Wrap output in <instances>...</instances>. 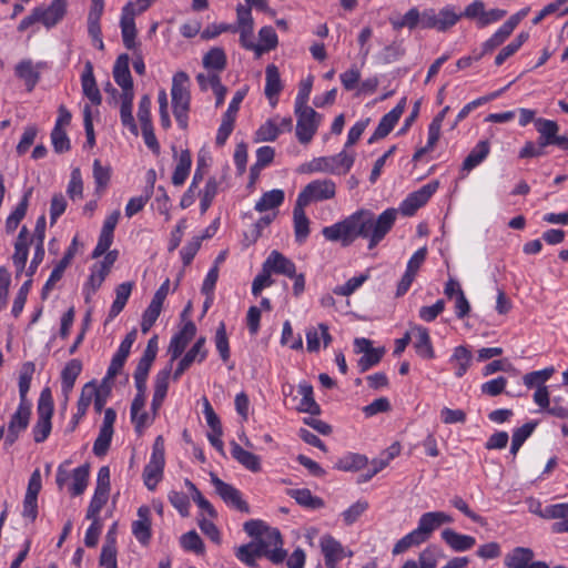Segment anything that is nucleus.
Here are the masks:
<instances>
[{"mask_svg":"<svg viewBox=\"0 0 568 568\" xmlns=\"http://www.w3.org/2000/svg\"><path fill=\"white\" fill-rule=\"evenodd\" d=\"M397 212L394 209L384 211L378 217L369 210H358L344 220L325 226L322 230L324 239L328 242H338L342 246H349L356 239H367L368 248H374L392 230Z\"/></svg>","mask_w":568,"mask_h":568,"instance_id":"1","label":"nucleus"},{"mask_svg":"<svg viewBox=\"0 0 568 568\" xmlns=\"http://www.w3.org/2000/svg\"><path fill=\"white\" fill-rule=\"evenodd\" d=\"M189 75L183 72H176L172 79V104L173 114L179 126L183 130L187 129L189 116L191 104V94L189 91Z\"/></svg>","mask_w":568,"mask_h":568,"instance_id":"2","label":"nucleus"},{"mask_svg":"<svg viewBox=\"0 0 568 568\" xmlns=\"http://www.w3.org/2000/svg\"><path fill=\"white\" fill-rule=\"evenodd\" d=\"M354 161L355 154L344 150L336 155L313 159L305 165L304 172L344 175L352 169Z\"/></svg>","mask_w":568,"mask_h":568,"instance_id":"3","label":"nucleus"},{"mask_svg":"<svg viewBox=\"0 0 568 568\" xmlns=\"http://www.w3.org/2000/svg\"><path fill=\"white\" fill-rule=\"evenodd\" d=\"M164 454V438L162 435H159L153 443L151 458L143 470V480L150 490H154L162 479L165 465Z\"/></svg>","mask_w":568,"mask_h":568,"instance_id":"4","label":"nucleus"},{"mask_svg":"<svg viewBox=\"0 0 568 568\" xmlns=\"http://www.w3.org/2000/svg\"><path fill=\"white\" fill-rule=\"evenodd\" d=\"M336 195V183L331 179H318L306 184L298 193L296 202L304 206L311 203L333 200Z\"/></svg>","mask_w":568,"mask_h":568,"instance_id":"5","label":"nucleus"},{"mask_svg":"<svg viewBox=\"0 0 568 568\" xmlns=\"http://www.w3.org/2000/svg\"><path fill=\"white\" fill-rule=\"evenodd\" d=\"M38 420L33 426V439L36 443L44 442L51 432V418L53 415V399L50 388H44L38 402Z\"/></svg>","mask_w":568,"mask_h":568,"instance_id":"6","label":"nucleus"},{"mask_svg":"<svg viewBox=\"0 0 568 568\" xmlns=\"http://www.w3.org/2000/svg\"><path fill=\"white\" fill-rule=\"evenodd\" d=\"M253 544L258 548L263 557L277 565L286 558V551L283 549V540L278 529L265 528L264 532Z\"/></svg>","mask_w":568,"mask_h":568,"instance_id":"7","label":"nucleus"},{"mask_svg":"<svg viewBox=\"0 0 568 568\" xmlns=\"http://www.w3.org/2000/svg\"><path fill=\"white\" fill-rule=\"evenodd\" d=\"M296 122V138L302 144H307L312 141L320 125L321 115L313 108L295 109Z\"/></svg>","mask_w":568,"mask_h":568,"instance_id":"8","label":"nucleus"},{"mask_svg":"<svg viewBox=\"0 0 568 568\" xmlns=\"http://www.w3.org/2000/svg\"><path fill=\"white\" fill-rule=\"evenodd\" d=\"M460 18L462 14H458L452 7H445L438 12L428 8L424 10L423 29H436L439 32H445L455 26Z\"/></svg>","mask_w":568,"mask_h":568,"instance_id":"9","label":"nucleus"},{"mask_svg":"<svg viewBox=\"0 0 568 568\" xmlns=\"http://www.w3.org/2000/svg\"><path fill=\"white\" fill-rule=\"evenodd\" d=\"M210 476L211 483L213 484L216 494L223 499L225 504L241 513H250V507L247 503L243 500L239 489L223 481L213 473H211Z\"/></svg>","mask_w":568,"mask_h":568,"instance_id":"10","label":"nucleus"},{"mask_svg":"<svg viewBox=\"0 0 568 568\" xmlns=\"http://www.w3.org/2000/svg\"><path fill=\"white\" fill-rule=\"evenodd\" d=\"M118 258V251H109L102 262L97 263L92 266L91 274L85 284V290L90 293H95L98 288L104 282L106 275L110 273V270L114 262Z\"/></svg>","mask_w":568,"mask_h":568,"instance_id":"11","label":"nucleus"},{"mask_svg":"<svg viewBox=\"0 0 568 568\" xmlns=\"http://www.w3.org/2000/svg\"><path fill=\"white\" fill-rule=\"evenodd\" d=\"M438 182H430L409 194L402 204L403 214L413 215L419 207L427 203V201L436 192Z\"/></svg>","mask_w":568,"mask_h":568,"instance_id":"12","label":"nucleus"},{"mask_svg":"<svg viewBox=\"0 0 568 568\" xmlns=\"http://www.w3.org/2000/svg\"><path fill=\"white\" fill-rule=\"evenodd\" d=\"M405 108L406 98H403L393 110H390L381 119L375 132L368 140V143H373L376 140L384 139L385 136H387L394 129L395 124L398 122L402 114L404 113Z\"/></svg>","mask_w":568,"mask_h":568,"instance_id":"13","label":"nucleus"},{"mask_svg":"<svg viewBox=\"0 0 568 568\" xmlns=\"http://www.w3.org/2000/svg\"><path fill=\"white\" fill-rule=\"evenodd\" d=\"M138 13L134 9V4L129 2L122 10L120 27L122 32L123 44L126 49L132 50L135 48L136 42V28L134 17Z\"/></svg>","mask_w":568,"mask_h":568,"instance_id":"14","label":"nucleus"},{"mask_svg":"<svg viewBox=\"0 0 568 568\" xmlns=\"http://www.w3.org/2000/svg\"><path fill=\"white\" fill-rule=\"evenodd\" d=\"M196 334V326L192 321L183 325L181 331L175 334L169 345V353L171 355L170 364L178 359L185 351L187 344L193 339Z\"/></svg>","mask_w":568,"mask_h":568,"instance_id":"15","label":"nucleus"},{"mask_svg":"<svg viewBox=\"0 0 568 568\" xmlns=\"http://www.w3.org/2000/svg\"><path fill=\"white\" fill-rule=\"evenodd\" d=\"M30 415V405L28 403H20L17 412L12 415L9 422L7 435V442L9 444H13L19 434L28 427Z\"/></svg>","mask_w":568,"mask_h":568,"instance_id":"16","label":"nucleus"},{"mask_svg":"<svg viewBox=\"0 0 568 568\" xmlns=\"http://www.w3.org/2000/svg\"><path fill=\"white\" fill-rule=\"evenodd\" d=\"M453 523V517L444 511H429L420 516L417 529L428 540L432 534L444 524Z\"/></svg>","mask_w":568,"mask_h":568,"instance_id":"17","label":"nucleus"},{"mask_svg":"<svg viewBox=\"0 0 568 568\" xmlns=\"http://www.w3.org/2000/svg\"><path fill=\"white\" fill-rule=\"evenodd\" d=\"M138 519L132 523V534L142 545H148L151 540V510L148 506H141L138 509Z\"/></svg>","mask_w":568,"mask_h":568,"instance_id":"18","label":"nucleus"},{"mask_svg":"<svg viewBox=\"0 0 568 568\" xmlns=\"http://www.w3.org/2000/svg\"><path fill=\"white\" fill-rule=\"evenodd\" d=\"M130 58L126 53L120 54L113 65V78L122 93L134 92L133 81L129 69Z\"/></svg>","mask_w":568,"mask_h":568,"instance_id":"19","label":"nucleus"},{"mask_svg":"<svg viewBox=\"0 0 568 568\" xmlns=\"http://www.w3.org/2000/svg\"><path fill=\"white\" fill-rule=\"evenodd\" d=\"M40 22L47 28L55 26L67 12V0H53L48 8H36Z\"/></svg>","mask_w":568,"mask_h":568,"instance_id":"20","label":"nucleus"},{"mask_svg":"<svg viewBox=\"0 0 568 568\" xmlns=\"http://www.w3.org/2000/svg\"><path fill=\"white\" fill-rule=\"evenodd\" d=\"M264 265L271 273L282 274L288 277L295 276V264L278 251H272L264 261Z\"/></svg>","mask_w":568,"mask_h":568,"instance_id":"21","label":"nucleus"},{"mask_svg":"<svg viewBox=\"0 0 568 568\" xmlns=\"http://www.w3.org/2000/svg\"><path fill=\"white\" fill-rule=\"evenodd\" d=\"M264 93L272 106L276 105L277 97L283 89L278 68L275 64H268L265 70Z\"/></svg>","mask_w":568,"mask_h":568,"instance_id":"22","label":"nucleus"},{"mask_svg":"<svg viewBox=\"0 0 568 568\" xmlns=\"http://www.w3.org/2000/svg\"><path fill=\"white\" fill-rule=\"evenodd\" d=\"M81 84L83 94L91 101V103L94 105H100L102 102V97L94 79L93 65L90 61H88L84 65V71L81 77Z\"/></svg>","mask_w":568,"mask_h":568,"instance_id":"23","label":"nucleus"},{"mask_svg":"<svg viewBox=\"0 0 568 568\" xmlns=\"http://www.w3.org/2000/svg\"><path fill=\"white\" fill-rule=\"evenodd\" d=\"M304 205L295 202L293 209V225H294V235L295 241L300 244H303L310 235V219L305 213Z\"/></svg>","mask_w":568,"mask_h":568,"instance_id":"24","label":"nucleus"},{"mask_svg":"<svg viewBox=\"0 0 568 568\" xmlns=\"http://www.w3.org/2000/svg\"><path fill=\"white\" fill-rule=\"evenodd\" d=\"M412 335L414 337V348L416 353L423 358H433L435 353L427 328L415 326L412 328Z\"/></svg>","mask_w":568,"mask_h":568,"instance_id":"25","label":"nucleus"},{"mask_svg":"<svg viewBox=\"0 0 568 568\" xmlns=\"http://www.w3.org/2000/svg\"><path fill=\"white\" fill-rule=\"evenodd\" d=\"M443 540L455 551H466L471 549L476 539L468 535L456 532L452 528H446L442 531Z\"/></svg>","mask_w":568,"mask_h":568,"instance_id":"26","label":"nucleus"},{"mask_svg":"<svg viewBox=\"0 0 568 568\" xmlns=\"http://www.w3.org/2000/svg\"><path fill=\"white\" fill-rule=\"evenodd\" d=\"M231 454L246 469L257 473L261 470L260 457L248 450H245L236 443H231Z\"/></svg>","mask_w":568,"mask_h":568,"instance_id":"27","label":"nucleus"},{"mask_svg":"<svg viewBox=\"0 0 568 568\" xmlns=\"http://www.w3.org/2000/svg\"><path fill=\"white\" fill-rule=\"evenodd\" d=\"M423 19L424 11L419 12L417 8H410L403 17L390 18L389 22L394 30H400L403 28L413 30L416 27H420L423 29Z\"/></svg>","mask_w":568,"mask_h":568,"instance_id":"28","label":"nucleus"},{"mask_svg":"<svg viewBox=\"0 0 568 568\" xmlns=\"http://www.w3.org/2000/svg\"><path fill=\"white\" fill-rule=\"evenodd\" d=\"M320 545L325 561L339 562L346 556L345 549L342 546V544L332 536L322 537Z\"/></svg>","mask_w":568,"mask_h":568,"instance_id":"29","label":"nucleus"},{"mask_svg":"<svg viewBox=\"0 0 568 568\" xmlns=\"http://www.w3.org/2000/svg\"><path fill=\"white\" fill-rule=\"evenodd\" d=\"M133 99L134 92L121 94L120 116L122 124L126 126L132 134L138 135V126L132 114Z\"/></svg>","mask_w":568,"mask_h":568,"instance_id":"30","label":"nucleus"},{"mask_svg":"<svg viewBox=\"0 0 568 568\" xmlns=\"http://www.w3.org/2000/svg\"><path fill=\"white\" fill-rule=\"evenodd\" d=\"M534 558V551L526 547H516L505 556L508 568H526Z\"/></svg>","mask_w":568,"mask_h":568,"instance_id":"31","label":"nucleus"},{"mask_svg":"<svg viewBox=\"0 0 568 568\" xmlns=\"http://www.w3.org/2000/svg\"><path fill=\"white\" fill-rule=\"evenodd\" d=\"M298 394L302 399L298 405V410L303 413H310L312 415H318L321 413L320 405L314 399L313 386L307 383H301L298 385Z\"/></svg>","mask_w":568,"mask_h":568,"instance_id":"32","label":"nucleus"},{"mask_svg":"<svg viewBox=\"0 0 568 568\" xmlns=\"http://www.w3.org/2000/svg\"><path fill=\"white\" fill-rule=\"evenodd\" d=\"M284 192L280 189H274L265 192L255 204V210L260 213L273 211L281 206L284 202Z\"/></svg>","mask_w":568,"mask_h":568,"instance_id":"33","label":"nucleus"},{"mask_svg":"<svg viewBox=\"0 0 568 568\" xmlns=\"http://www.w3.org/2000/svg\"><path fill=\"white\" fill-rule=\"evenodd\" d=\"M488 141H479L463 162L462 170L469 172L479 165L489 154Z\"/></svg>","mask_w":568,"mask_h":568,"instance_id":"34","label":"nucleus"},{"mask_svg":"<svg viewBox=\"0 0 568 568\" xmlns=\"http://www.w3.org/2000/svg\"><path fill=\"white\" fill-rule=\"evenodd\" d=\"M82 371L80 359H71L67 363L61 373V383L63 393L68 394L72 390L74 383Z\"/></svg>","mask_w":568,"mask_h":568,"instance_id":"35","label":"nucleus"},{"mask_svg":"<svg viewBox=\"0 0 568 568\" xmlns=\"http://www.w3.org/2000/svg\"><path fill=\"white\" fill-rule=\"evenodd\" d=\"M471 352L466 346L460 345L454 348L450 362L456 366L455 375L457 377H463L466 374L471 365Z\"/></svg>","mask_w":568,"mask_h":568,"instance_id":"36","label":"nucleus"},{"mask_svg":"<svg viewBox=\"0 0 568 568\" xmlns=\"http://www.w3.org/2000/svg\"><path fill=\"white\" fill-rule=\"evenodd\" d=\"M288 495L303 507L310 509H318L324 507V500L317 496L312 495L310 489H291L288 490Z\"/></svg>","mask_w":568,"mask_h":568,"instance_id":"37","label":"nucleus"},{"mask_svg":"<svg viewBox=\"0 0 568 568\" xmlns=\"http://www.w3.org/2000/svg\"><path fill=\"white\" fill-rule=\"evenodd\" d=\"M191 164V153L187 150L182 151L172 175V183L174 185L179 186L185 182L190 173Z\"/></svg>","mask_w":568,"mask_h":568,"instance_id":"38","label":"nucleus"},{"mask_svg":"<svg viewBox=\"0 0 568 568\" xmlns=\"http://www.w3.org/2000/svg\"><path fill=\"white\" fill-rule=\"evenodd\" d=\"M132 291V284L129 282L120 284L115 290V300L111 305L109 317L114 318L124 308Z\"/></svg>","mask_w":568,"mask_h":568,"instance_id":"39","label":"nucleus"},{"mask_svg":"<svg viewBox=\"0 0 568 568\" xmlns=\"http://www.w3.org/2000/svg\"><path fill=\"white\" fill-rule=\"evenodd\" d=\"M427 541L425 537L420 534V531L416 528L403 538H400L393 548L394 555H399L408 550L414 546H418L423 542Z\"/></svg>","mask_w":568,"mask_h":568,"instance_id":"40","label":"nucleus"},{"mask_svg":"<svg viewBox=\"0 0 568 568\" xmlns=\"http://www.w3.org/2000/svg\"><path fill=\"white\" fill-rule=\"evenodd\" d=\"M162 306L163 303L152 298L151 303L149 304V306L146 307L142 315L141 331L143 334H146L154 325V323L156 322L158 317L161 314Z\"/></svg>","mask_w":568,"mask_h":568,"instance_id":"41","label":"nucleus"},{"mask_svg":"<svg viewBox=\"0 0 568 568\" xmlns=\"http://www.w3.org/2000/svg\"><path fill=\"white\" fill-rule=\"evenodd\" d=\"M235 556L248 567H256V560L263 557L253 541L240 546L236 549Z\"/></svg>","mask_w":568,"mask_h":568,"instance_id":"42","label":"nucleus"},{"mask_svg":"<svg viewBox=\"0 0 568 568\" xmlns=\"http://www.w3.org/2000/svg\"><path fill=\"white\" fill-rule=\"evenodd\" d=\"M550 407L548 408V414L568 419V390L564 389L558 395H555L551 399Z\"/></svg>","mask_w":568,"mask_h":568,"instance_id":"43","label":"nucleus"},{"mask_svg":"<svg viewBox=\"0 0 568 568\" xmlns=\"http://www.w3.org/2000/svg\"><path fill=\"white\" fill-rule=\"evenodd\" d=\"M100 565L104 568H118L115 539L110 537V534L101 549Z\"/></svg>","mask_w":568,"mask_h":568,"instance_id":"44","label":"nucleus"},{"mask_svg":"<svg viewBox=\"0 0 568 568\" xmlns=\"http://www.w3.org/2000/svg\"><path fill=\"white\" fill-rule=\"evenodd\" d=\"M203 65L206 69H213L216 71L224 70L226 65V55L223 49L213 48L203 57Z\"/></svg>","mask_w":568,"mask_h":568,"instance_id":"45","label":"nucleus"},{"mask_svg":"<svg viewBox=\"0 0 568 568\" xmlns=\"http://www.w3.org/2000/svg\"><path fill=\"white\" fill-rule=\"evenodd\" d=\"M95 393L97 387L93 383H88L83 386L77 404L75 417L82 418L85 415Z\"/></svg>","mask_w":568,"mask_h":568,"instance_id":"46","label":"nucleus"},{"mask_svg":"<svg viewBox=\"0 0 568 568\" xmlns=\"http://www.w3.org/2000/svg\"><path fill=\"white\" fill-rule=\"evenodd\" d=\"M367 458L364 455L351 454L338 460L336 468L344 471H357L367 465Z\"/></svg>","mask_w":568,"mask_h":568,"instance_id":"47","label":"nucleus"},{"mask_svg":"<svg viewBox=\"0 0 568 568\" xmlns=\"http://www.w3.org/2000/svg\"><path fill=\"white\" fill-rule=\"evenodd\" d=\"M73 484L71 486V493L73 496L83 494L87 488L89 479V466L82 465L73 470L72 474Z\"/></svg>","mask_w":568,"mask_h":568,"instance_id":"48","label":"nucleus"},{"mask_svg":"<svg viewBox=\"0 0 568 568\" xmlns=\"http://www.w3.org/2000/svg\"><path fill=\"white\" fill-rule=\"evenodd\" d=\"M368 280V274H361L349 278L345 284L337 285L333 288V294L339 296H351L356 290H358Z\"/></svg>","mask_w":568,"mask_h":568,"instance_id":"49","label":"nucleus"},{"mask_svg":"<svg viewBox=\"0 0 568 568\" xmlns=\"http://www.w3.org/2000/svg\"><path fill=\"white\" fill-rule=\"evenodd\" d=\"M17 75L22 79L28 89L32 90L39 80V74L34 71L30 61H22L16 67Z\"/></svg>","mask_w":568,"mask_h":568,"instance_id":"50","label":"nucleus"},{"mask_svg":"<svg viewBox=\"0 0 568 568\" xmlns=\"http://www.w3.org/2000/svg\"><path fill=\"white\" fill-rule=\"evenodd\" d=\"M108 498L109 491L95 489L94 495L87 510V518L99 519V513L101 511L102 507L106 504Z\"/></svg>","mask_w":568,"mask_h":568,"instance_id":"51","label":"nucleus"},{"mask_svg":"<svg viewBox=\"0 0 568 568\" xmlns=\"http://www.w3.org/2000/svg\"><path fill=\"white\" fill-rule=\"evenodd\" d=\"M281 133V128L277 125V119L267 120L256 131V141H274Z\"/></svg>","mask_w":568,"mask_h":568,"instance_id":"52","label":"nucleus"},{"mask_svg":"<svg viewBox=\"0 0 568 568\" xmlns=\"http://www.w3.org/2000/svg\"><path fill=\"white\" fill-rule=\"evenodd\" d=\"M172 372V366L169 364L165 368L156 374L154 381V393L153 396L164 399L169 388V378Z\"/></svg>","mask_w":568,"mask_h":568,"instance_id":"53","label":"nucleus"},{"mask_svg":"<svg viewBox=\"0 0 568 568\" xmlns=\"http://www.w3.org/2000/svg\"><path fill=\"white\" fill-rule=\"evenodd\" d=\"M215 346L222 361L227 362L230 359V346L225 324L223 322L220 323L215 333Z\"/></svg>","mask_w":568,"mask_h":568,"instance_id":"54","label":"nucleus"},{"mask_svg":"<svg viewBox=\"0 0 568 568\" xmlns=\"http://www.w3.org/2000/svg\"><path fill=\"white\" fill-rule=\"evenodd\" d=\"M217 191H219V182L216 181L215 178H210L205 184L203 192H202L201 204H200L202 213H205L207 211V209L211 206L212 201L214 200V197L217 194Z\"/></svg>","mask_w":568,"mask_h":568,"instance_id":"55","label":"nucleus"},{"mask_svg":"<svg viewBox=\"0 0 568 568\" xmlns=\"http://www.w3.org/2000/svg\"><path fill=\"white\" fill-rule=\"evenodd\" d=\"M535 125L540 135L547 139H561L562 136L557 135L559 126L557 122L538 118L535 120Z\"/></svg>","mask_w":568,"mask_h":568,"instance_id":"56","label":"nucleus"},{"mask_svg":"<svg viewBox=\"0 0 568 568\" xmlns=\"http://www.w3.org/2000/svg\"><path fill=\"white\" fill-rule=\"evenodd\" d=\"M181 546L189 551L202 554L204 551V544L196 531H189L181 537Z\"/></svg>","mask_w":568,"mask_h":568,"instance_id":"57","label":"nucleus"},{"mask_svg":"<svg viewBox=\"0 0 568 568\" xmlns=\"http://www.w3.org/2000/svg\"><path fill=\"white\" fill-rule=\"evenodd\" d=\"M537 515L545 519H567L568 518V503L549 505Z\"/></svg>","mask_w":568,"mask_h":568,"instance_id":"58","label":"nucleus"},{"mask_svg":"<svg viewBox=\"0 0 568 568\" xmlns=\"http://www.w3.org/2000/svg\"><path fill=\"white\" fill-rule=\"evenodd\" d=\"M111 176L110 166H103L100 160L93 162V178L98 190H103L109 184Z\"/></svg>","mask_w":568,"mask_h":568,"instance_id":"59","label":"nucleus"},{"mask_svg":"<svg viewBox=\"0 0 568 568\" xmlns=\"http://www.w3.org/2000/svg\"><path fill=\"white\" fill-rule=\"evenodd\" d=\"M29 244L24 243H14V253L12 256V262L17 271V276H19L27 264L28 254H29Z\"/></svg>","mask_w":568,"mask_h":568,"instance_id":"60","label":"nucleus"},{"mask_svg":"<svg viewBox=\"0 0 568 568\" xmlns=\"http://www.w3.org/2000/svg\"><path fill=\"white\" fill-rule=\"evenodd\" d=\"M384 355L383 348H372L363 354L358 359V367L361 372L368 371L372 366L378 364Z\"/></svg>","mask_w":568,"mask_h":568,"instance_id":"61","label":"nucleus"},{"mask_svg":"<svg viewBox=\"0 0 568 568\" xmlns=\"http://www.w3.org/2000/svg\"><path fill=\"white\" fill-rule=\"evenodd\" d=\"M271 274L270 270L263 264L261 273L255 276L252 283V294L254 296H258L265 287H268L274 283Z\"/></svg>","mask_w":568,"mask_h":568,"instance_id":"62","label":"nucleus"},{"mask_svg":"<svg viewBox=\"0 0 568 568\" xmlns=\"http://www.w3.org/2000/svg\"><path fill=\"white\" fill-rule=\"evenodd\" d=\"M113 430L100 428L99 435L93 444V453L97 456H104L110 447Z\"/></svg>","mask_w":568,"mask_h":568,"instance_id":"63","label":"nucleus"},{"mask_svg":"<svg viewBox=\"0 0 568 568\" xmlns=\"http://www.w3.org/2000/svg\"><path fill=\"white\" fill-rule=\"evenodd\" d=\"M51 141L57 153H64L70 150V140L64 129L53 128L51 132Z\"/></svg>","mask_w":568,"mask_h":568,"instance_id":"64","label":"nucleus"}]
</instances>
